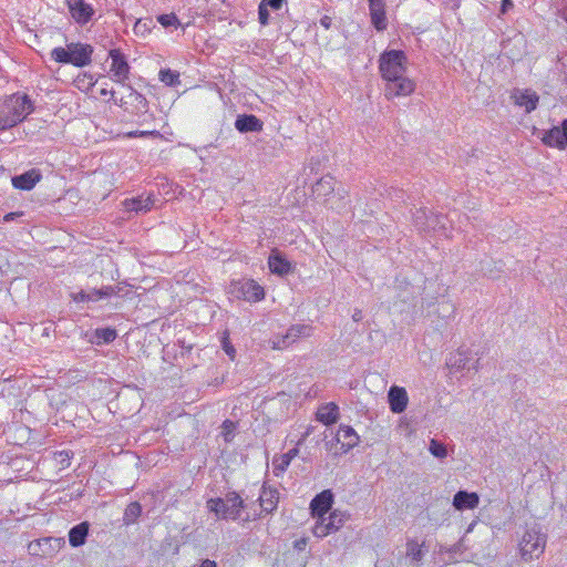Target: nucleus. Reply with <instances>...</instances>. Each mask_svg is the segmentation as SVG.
<instances>
[{"mask_svg": "<svg viewBox=\"0 0 567 567\" xmlns=\"http://www.w3.org/2000/svg\"><path fill=\"white\" fill-rule=\"evenodd\" d=\"M34 111V103L28 94L13 93L0 97V132L22 123Z\"/></svg>", "mask_w": 567, "mask_h": 567, "instance_id": "obj_1", "label": "nucleus"}, {"mask_svg": "<svg viewBox=\"0 0 567 567\" xmlns=\"http://www.w3.org/2000/svg\"><path fill=\"white\" fill-rule=\"evenodd\" d=\"M93 47L87 43L72 42L65 48H54L50 55L58 63L84 68L92 62Z\"/></svg>", "mask_w": 567, "mask_h": 567, "instance_id": "obj_2", "label": "nucleus"}, {"mask_svg": "<svg viewBox=\"0 0 567 567\" xmlns=\"http://www.w3.org/2000/svg\"><path fill=\"white\" fill-rule=\"evenodd\" d=\"M245 507L244 499L235 492H228L225 498L216 497L207 501V508L221 519H237Z\"/></svg>", "mask_w": 567, "mask_h": 567, "instance_id": "obj_3", "label": "nucleus"}, {"mask_svg": "<svg viewBox=\"0 0 567 567\" xmlns=\"http://www.w3.org/2000/svg\"><path fill=\"white\" fill-rule=\"evenodd\" d=\"M408 58L402 50H388L380 55L379 69L384 80L402 75L406 71Z\"/></svg>", "mask_w": 567, "mask_h": 567, "instance_id": "obj_4", "label": "nucleus"}, {"mask_svg": "<svg viewBox=\"0 0 567 567\" xmlns=\"http://www.w3.org/2000/svg\"><path fill=\"white\" fill-rule=\"evenodd\" d=\"M228 293L238 300L258 302L265 298V289L254 279L231 280Z\"/></svg>", "mask_w": 567, "mask_h": 567, "instance_id": "obj_5", "label": "nucleus"}, {"mask_svg": "<svg viewBox=\"0 0 567 567\" xmlns=\"http://www.w3.org/2000/svg\"><path fill=\"white\" fill-rule=\"evenodd\" d=\"M546 546V535L536 527L527 529L519 543L520 556L524 560L538 558Z\"/></svg>", "mask_w": 567, "mask_h": 567, "instance_id": "obj_6", "label": "nucleus"}, {"mask_svg": "<svg viewBox=\"0 0 567 567\" xmlns=\"http://www.w3.org/2000/svg\"><path fill=\"white\" fill-rule=\"evenodd\" d=\"M446 216L434 214L425 207H420L413 213V224L421 233L445 229Z\"/></svg>", "mask_w": 567, "mask_h": 567, "instance_id": "obj_7", "label": "nucleus"}, {"mask_svg": "<svg viewBox=\"0 0 567 567\" xmlns=\"http://www.w3.org/2000/svg\"><path fill=\"white\" fill-rule=\"evenodd\" d=\"M472 360V351L460 348L456 352L450 354L446 365L455 372L463 371L465 369L477 371L480 369V359H476L471 363Z\"/></svg>", "mask_w": 567, "mask_h": 567, "instance_id": "obj_8", "label": "nucleus"}, {"mask_svg": "<svg viewBox=\"0 0 567 567\" xmlns=\"http://www.w3.org/2000/svg\"><path fill=\"white\" fill-rule=\"evenodd\" d=\"M415 89V84L412 80L404 76V74L388 80L385 86V96H406L410 95Z\"/></svg>", "mask_w": 567, "mask_h": 567, "instance_id": "obj_9", "label": "nucleus"}, {"mask_svg": "<svg viewBox=\"0 0 567 567\" xmlns=\"http://www.w3.org/2000/svg\"><path fill=\"white\" fill-rule=\"evenodd\" d=\"M65 3L71 17L81 25L86 24L95 13L92 6L84 0H65Z\"/></svg>", "mask_w": 567, "mask_h": 567, "instance_id": "obj_10", "label": "nucleus"}, {"mask_svg": "<svg viewBox=\"0 0 567 567\" xmlns=\"http://www.w3.org/2000/svg\"><path fill=\"white\" fill-rule=\"evenodd\" d=\"M545 145L557 148L567 147V118L559 126L545 131L542 137Z\"/></svg>", "mask_w": 567, "mask_h": 567, "instance_id": "obj_11", "label": "nucleus"}, {"mask_svg": "<svg viewBox=\"0 0 567 567\" xmlns=\"http://www.w3.org/2000/svg\"><path fill=\"white\" fill-rule=\"evenodd\" d=\"M109 56L112 60L111 72H113V75L116 78L115 81L124 83V81L128 79L130 74V65L124 53L118 49H112L109 52Z\"/></svg>", "mask_w": 567, "mask_h": 567, "instance_id": "obj_12", "label": "nucleus"}, {"mask_svg": "<svg viewBox=\"0 0 567 567\" xmlns=\"http://www.w3.org/2000/svg\"><path fill=\"white\" fill-rule=\"evenodd\" d=\"M312 328L307 324H295L291 326L286 334L278 337L274 341L275 349H285L292 344L300 337H308L311 333Z\"/></svg>", "mask_w": 567, "mask_h": 567, "instance_id": "obj_13", "label": "nucleus"}, {"mask_svg": "<svg viewBox=\"0 0 567 567\" xmlns=\"http://www.w3.org/2000/svg\"><path fill=\"white\" fill-rule=\"evenodd\" d=\"M42 179V173L39 168H31L20 175L11 178L12 186L21 190H31Z\"/></svg>", "mask_w": 567, "mask_h": 567, "instance_id": "obj_14", "label": "nucleus"}, {"mask_svg": "<svg viewBox=\"0 0 567 567\" xmlns=\"http://www.w3.org/2000/svg\"><path fill=\"white\" fill-rule=\"evenodd\" d=\"M333 504V494L330 489H324L321 493L317 494L311 503L310 509L312 516L326 517V514L329 513Z\"/></svg>", "mask_w": 567, "mask_h": 567, "instance_id": "obj_15", "label": "nucleus"}, {"mask_svg": "<svg viewBox=\"0 0 567 567\" xmlns=\"http://www.w3.org/2000/svg\"><path fill=\"white\" fill-rule=\"evenodd\" d=\"M235 128L239 133H259L264 130V122L255 114H239L235 120Z\"/></svg>", "mask_w": 567, "mask_h": 567, "instance_id": "obj_16", "label": "nucleus"}, {"mask_svg": "<svg viewBox=\"0 0 567 567\" xmlns=\"http://www.w3.org/2000/svg\"><path fill=\"white\" fill-rule=\"evenodd\" d=\"M388 401L393 413L399 414L405 411L409 401L405 389L396 385L391 386L388 392Z\"/></svg>", "mask_w": 567, "mask_h": 567, "instance_id": "obj_17", "label": "nucleus"}, {"mask_svg": "<svg viewBox=\"0 0 567 567\" xmlns=\"http://www.w3.org/2000/svg\"><path fill=\"white\" fill-rule=\"evenodd\" d=\"M452 504L457 511L474 509L480 504V497L475 492L458 491Z\"/></svg>", "mask_w": 567, "mask_h": 567, "instance_id": "obj_18", "label": "nucleus"}, {"mask_svg": "<svg viewBox=\"0 0 567 567\" xmlns=\"http://www.w3.org/2000/svg\"><path fill=\"white\" fill-rule=\"evenodd\" d=\"M268 266L272 274L286 276L292 271V265L278 250H272L268 258Z\"/></svg>", "mask_w": 567, "mask_h": 567, "instance_id": "obj_19", "label": "nucleus"}, {"mask_svg": "<svg viewBox=\"0 0 567 567\" xmlns=\"http://www.w3.org/2000/svg\"><path fill=\"white\" fill-rule=\"evenodd\" d=\"M258 501L262 512L267 514L272 513L276 511L279 502V492L277 488L262 485Z\"/></svg>", "mask_w": 567, "mask_h": 567, "instance_id": "obj_20", "label": "nucleus"}, {"mask_svg": "<svg viewBox=\"0 0 567 567\" xmlns=\"http://www.w3.org/2000/svg\"><path fill=\"white\" fill-rule=\"evenodd\" d=\"M90 526V523L84 520L71 527L68 535L71 547L78 548L86 543Z\"/></svg>", "mask_w": 567, "mask_h": 567, "instance_id": "obj_21", "label": "nucleus"}, {"mask_svg": "<svg viewBox=\"0 0 567 567\" xmlns=\"http://www.w3.org/2000/svg\"><path fill=\"white\" fill-rule=\"evenodd\" d=\"M344 452L354 447L359 443V435L349 425H340L336 436Z\"/></svg>", "mask_w": 567, "mask_h": 567, "instance_id": "obj_22", "label": "nucleus"}, {"mask_svg": "<svg viewBox=\"0 0 567 567\" xmlns=\"http://www.w3.org/2000/svg\"><path fill=\"white\" fill-rule=\"evenodd\" d=\"M512 97L515 99L517 105L524 106L525 111L528 113L534 111L538 104V95L529 90H515Z\"/></svg>", "mask_w": 567, "mask_h": 567, "instance_id": "obj_23", "label": "nucleus"}, {"mask_svg": "<svg viewBox=\"0 0 567 567\" xmlns=\"http://www.w3.org/2000/svg\"><path fill=\"white\" fill-rule=\"evenodd\" d=\"M153 205H154V199L150 195L146 197H143V196L133 197L130 199H125V202H124V206H125L126 210L135 212L137 214L146 213V212L151 210Z\"/></svg>", "mask_w": 567, "mask_h": 567, "instance_id": "obj_24", "label": "nucleus"}, {"mask_svg": "<svg viewBox=\"0 0 567 567\" xmlns=\"http://www.w3.org/2000/svg\"><path fill=\"white\" fill-rule=\"evenodd\" d=\"M339 417V408L334 403H328L318 409L317 420L326 425H330L337 422Z\"/></svg>", "mask_w": 567, "mask_h": 567, "instance_id": "obj_25", "label": "nucleus"}, {"mask_svg": "<svg viewBox=\"0 0 567 567\" xmlns=\"http://www.w3.org/2000/svg\"><path fill=\"white\" fill-rule=\"evenodd\" d=\"M65 544L63 537H45L41 538L37 542V546H48L47 549H42V555L52 556L56 551H59Z\"/></svg>", "mask_w": 567, "mask_h": 567, "instance_id": "obj_26", "label": "nucleus"}, {"mask_svg": "<svg viewBox=\"0 0 567 567\" xmlns=\"http://www.w3.org/2000/svg\"><path fill=\"white\" fill-rule=\"evenodd\" d=\"M334 190V178L330 175L321 177L313 186L312 193L318 197H326Z\"/></svg>", "mask_w": 567, "mask_h": 567, "instance_id": "obj_27", "label": "nucleus"}, {"mask_svg": "<svg viewBox=\"0 0 567 567\" xmlns=\"http://www.w3.org/2000/svg\"><path fill=\"white\" fill-rule=\"evenodd\" d=\"M371 24L379 32L384 31L388 28V18L385 9L370 10Z\"/></svg>", "mask_w": 567, "mask_h": 567, "instance_id": "obj_28", "label": "nucleus"}, {"mask_svg": "<svg viewBox=\"0 0 567 567\" xmlns=\"http://www.w3.org/2000/svg\"><path fill=\"white\" fill-rule=\"evenodd\" d=\"M121 287L118 285L116 286H103L100 289H92L91 290V299H93V302L99 301L101 299H107L112 296H116L121 291Z\"/></svg>", "mask_w": 567, "mask_h": 567, "instance_id": "obj_29", "label": "nucleus"}, {"mask_svg": "<svg viewBox=\"0 0 567 567\" xmlns=\"http://www.w3.org/2000/svg\"><path fill=\"white\" fill-rule=\"evenodd\" d=\"M141 514H142L141 504L138 502L130 503L124 511L123 524L126 526L134 524L136 522V519L141 516Z\"/></svg>", "mask_w": 567, "mask_h": 567, "instance_id": "obj_30", "label": "nucleus"}, {"mask_svg": "<svg viewBox=\"0 0 567 567\" xmlns=\"http://www.w3.org/2000/svg\"><path fill=\"white\" fill-rule=\"evenodd\" d=\"M158 78L167 86H176L181 83L179 72L171 69H161Z\"/></svg>", "mask_w": 567, "mask_h": 567, "instance_id": "obj_31", "label": "nucleus"}, {"mask_svg": "<svg viewBox=\"0 0 567 567\" xmlns=\"http://www.w3.org/2000/svg\"><path fill=\"white\" fill-rule=\"evenodd\" d=\"M346 520V516L343 514L333 511L330 513L328 517H326V523L331 533L340 529Z\"/></svg>", "mask_w": 567, "mask_h": 567, "instance_id": "obj_32", "label": "nucleus"}, {"mask_svg": "<svg viewBox=\"0 0 567 567\" xmlns=\"http://www.w3.org/2000/svg\"><path fill=\"white\" fill-rule=\"evenodd\" d=\"M95 337L100 342L111 343L116 339L117 333L113 328H99L95 330Z\"/></svg>", "mask_w": 567, "mask_h": 567, "instance_id": "obj_33", "label": "nucleus"}, {"mask_svg": "<svg viewBox=\"0 0 567 567\" xmlns=\"http://www.w3.org/2000/svg\"><path fill=\"white\" fill-rule=\"evenodd\" d=\"M429 451L433 456H435L437 458H444L447 455V450H446L445 444H443L442 442H440L435 439H432L430 441Z\"/></svg>", "mask_w": 567, "mask_h": 567, "instance_id": "obj_34", "label": "nucleus"}, {"mask_svg": "<svg viewBox=\"0 0 567 567\" xmlns=\"http://www.w3.org/2000/svg\"><path fill=\"white\" fill-rule=\"evenodd\" d=\"M408 547V556L412 559V561L419 563L423 558L422 547L414 540H410L406 544Z\"/></svg>", "mask_w": 567, "mask_h": 567, "instance_id": "obj_35", "label": "nucleus"}, {"mask_svg": "<svg viewBox=\"0 0 567 567\" xmlns=\"http://www.w3.org/2000/svg\"><path fill=\"white\" fill-rule=\"evenodd\" d=\"M236 423L230 420H225L221 424V435L226 443H230L235 437Z\"/></svg>", "mask_w": 567, "mask_h": 567, "instance_id": "obj_36", "label": "nucleus"}, {"mask_svg": "<svg viewBox=\"0 0 567 567\" xmlns=\"http://www.w3.org/2000/svg\"><path fill=\"white\" fill-rule=\"evenodd\" d=\"M73 456L72 451H59L54 453V458L56 463L60 465V468H66L71 464V458Z\"/></svg>", "mask_w": 567, "mask_h": 567, "instance_id": "obj_37", "label": "nucleus"}, {"mask_svg": "<svg viewBox=\"0 0 567 567\" xmlns=\"http://www.w3.org/2000/svg\"><path fill=\"white\" fill-rule=\"evenodd\" d=\"M320 520H318L313 527V534L315 536L322 538L327 535L331 534V530L327 526L326 517H319Z\"/></svg>", "mask_w": 567, "mask_h": 567, "instance_id": "obj_38", "label": "nucleus"}, {"mask_svg": "<svg viewBox=\"0 0 567 567\" xmlns=\"http://www.w3.org/2000/svg\"><path fill=\"white\" fill-rule=\"evenodd\" d=\"M272 466H274V474L276 476H280L289 466V463L286 462V460L279 455L275 456L272 460Z\"/></svg>", "mask_w": 567, "mask_h": 567, "instance_id": "obj_39", "label": "nucleus"}, {"mask_svg": "<svg viewBox=\"0 0 567 567\" xmlns=\"http://www.w3.org/2000/svg\"><path fill=\"white\" fill-rule=\"evenodd\" d=\"M157 21L164 27V28H168V27H177L179 24V21L177 19V17L174 14V13H169V14H159L157 17Z\"/></svg>", "mask_w": 567, "mask_h": 567, "instance_id": "obj_40", "label": "nucleus"}, {"mask_svg": "<svg viewBox=\"0 0 567 567\" xmlns=\"http://www.w3.org/2000/svg\"><path fill=\"white\" fill-rule=\"evenodd\" d=\"M258 20L261 25H266L269 22V11L268 8L260 2L258 8Z\"/></svg>", "mask_w": 567, "mask_h": 567, "instance_id": "obj_41", "label": "nucleus"}, {"mask_svg": "<svg viewBox=\"0 0 567 567\" xmlns=\"http://www.w3.org/2000/svg\"><path fill=\"white\" fill-rule=\"evenodd\" d=\"M130 89L132 91L131 96L134 97V101L138 104V106L141 109L146 110L147 105H148L146 97L143 94H141L140 92H137L136 90H134L132 87H130Z\"/></svg>", "mask_w": 567, "mask_h": 567, "instance_id": "obj_42", "label": "nucleus"}, {"mask_svg": "<svg viewBox=\"0 0 567 567\" xmlns=\"http://www.w3.org/2000/svg\"><path fill=\"white\" fill-rule=\"evenodd\" d=\"M223 349L224 351L226 352V354L230 358V360H234L235 359V355H236V349L235 347L230 343V341L228 340L227 337H224L223 338Z\"/></svg>", "mask_w": 567, "mask_h": 567, "instance_id": "obj_43", "label": "nucleus"}, {"mask_svg": "<svg viewBox=\"0 0 567 567\" xmlns=\"http://www.w3.org/2000/svg\"><path fill=\"white\" fill-rule=\"evenodd\" d=\"M78 83L79 87H81V83L84 85L86 83L87 89L92 87L96 81L93 80V76L91 74L84 73L82 76H78Z\"/></svg>", "mask_w": 567, "mask_h": 567, "instance_id": "obj_44", "label": "nucleus"}, {"mask_svg": "<svg viewBox=\"0 0 567 567\" xmlns=\"http://www.w3.org/2000/svg\"><path fill=\"white\" fill-rule=\"evenodd\" d=\"M74 300L76 302H90V301H93V299H91V290L90 291L81 290L79 293L75 295Z\"/></svg>", "mask_w": 567, "mask_h": 567, "instance_id": "obj_45", "label": "nucleus"}, {"mask_svg": "<svg viewBox=\"0 0 567 567\" xmlns=\"http://www.w3.org/2000/svg\"><path fill=\"white\" fill-rule=\"evenodd\" d=\"M285 0H261L267 8L270 7L274 10H279L282 7Z\"/></svg>", "mask_w": 567, "mask_h": 567, "instance_id": "obj_46", "label": "nucleus"}, {"mask_svg": "<svg viewBox=\"0 0 567 567\" xmlns=\"http://www.w3.org/2000/svg\"><path fill=\"white\" fill-rule=\"evenodd\" d=\"M514 7V3L512 0H502L501 8H499V16L506 14L509 10H512Z\"/></svg>", "mask_w": 567, "mask_h": 567, "instance_id": "obj_47", "label": "nucleus"}, {"mask_svg": "<svg viewBox=\"0 0 567 567\" xmlns=\"http://www.w3.org/2000/svg\"><path fill=\"white\" fill-rule=\"evenodd\" d=\"M369 11L375 9H385V0H368Z\"/></svg>", "mask_w": 567, "mask_h": 567, "instance_id": "obj_48", "label": "nucleus"}, {"mask_svg": "<svg viewBox=\"0 0 567 567\" xmlns=\"http://www.w3.org/2000/svg\"><path fill=\"white\" fill-rule=\"evenodd\" d=\"M308 544V538L307 537H301L299 539H296L293 542V548L298 551H302L306 549V546Z\"/></svg>", "mask_w": 567, "mask_h": 567, "instance_id": "obj_49", "label": "nucleus"}, {"mask_svg": "<svg viewBox=\"0 0 567 567\" xmlns=\"http://www.w3.org/2000/svg\"><path fill=\"white\" fill-rule=\"evenodd\" d=\"M556 16L567 23V4H564L561 8H557Z\"/></svg>", "mask_w": 567, "mask_h": 567, "instance_id": "obj_50", "label": "nucleus"}, {"mask_svg": "<svg viewBox=\"0 0 567 567\" xmlns=\"http://www.w3.org/2000/svg\"><path fill=\"white\" fill-rule=\"evenodd\" d=\"M320 24L326 29V30H329L331 28V24H332V19L329 17V16H323L321 19H320Z\"/></svg>", "mask_w": 567, "mask_h": 567, "instance_id": "obj_51", "label": "nucleus"}, {"mask_svg": "<svg viewBox=\"0 0 567 567\" xmlns=\"http://www.w3.org/2000/svg\"><path fill=\"white\" fill-rule=\"evenodd\" d=\"M352 319L353 321L355 322H359L363 319V315H362V311L360 309H355L353 315H352Z\"/></svg>", "mask_w": 567, "mask_h": 567, "instance_id": "obj_52", "label": "nucleus"}, {"mask_svg": "<svg viewBox=\"0 0 567 567\" xmlns=\"http://www.w3.org/2000/svg\"><path fill=\"white\" fill-rule=\"evenodd\" d=\"M199 567H217V564H216L215 560L205 559V560L202 561Z\"/></svg>", "mask_w": 567, "mask_h": 567, "instance_id": "obj_53", "label": "nucleus"}, {"mask_svg": "<svg viewBox=\"0 0 567 567\" xmlns=\"http://www.w3.org/2000/svg\"><path fill=\"white\" fill-rule=\"evenodd\" d=\"M22 213H9L7 214L4 217H3V220L4 221H11L13 220L17 216H21Z\"/></svg>", "mask_w": 567, "mask_h": 567, "instance_id": "obj_54", "label": "nucleus"}, {"mask_svg": "<svg viewBox=\"0 0 567 567\" xmlns=\"http://www.w3.org/2000/svg\"><path fill=\"white\" fill-rule=\"evenodd\" d=\"M288 453H289L290 457L295 458L298 455V453H299V449L298 447H293V449L289 450Z\"/></svg>", "mask_w": 567, "mask_h": 567, "instance_id": "obj_55", "label": "nucleus"}, {"mask_svg": "<svg viewBox=\"0 0 567 567\" xmlns=\"http://www.w3.org/2000/svg\"><path fill=\"white\" fill-rule=\"evenodd\" d=\"M181 348L185 349L187 352H189L193 349L192 344L186 346L185 341H179Z\"/></svg>", "mask_w": 567, "mask_h": 567, "instance_id": "obj_56", "label": "nucleus"}, {"mask_svg": "<svg viewBox=\"0 0 567 567\" xmlns=\"http://www.w3.org/2000/svg\"><path fill=\"white\" fill-rule=\"evenodd\" d=\"M281 456H282V457L286 460V462H287V463H289V464H290V463H291V461L293 460L292 457H290V456H289V453H288V452H287V453H285V454H282Z\"/></svg>", "mask_w": 567, "mask_h": 567, "instance_id": "obj_57", "label": "nucleus"}, {"mask_svg": "<svg viewBox=\"0 0 567 567\" xmlns=\"http://www.w3.org/2000/svg\"><path fill=\"white\" fill-rule=\"evenodd\" d=\"M107 94H111L113 96L114 95V91H107L106 89L101 90V95L105 96Z\"/></svg>", "mask_w": 567, "mask_h": 567, "instance_id": "obj_58", "label": "nucleus"}, {"mask_svg": "<svg viewBox=\"0 0 567 567\" xmlns=\"http://www.w3.org/2000/svg\"><path fill=\"white\" fill-rule=\"evenodd\" d=\"M141 25H142V21L140 20V21H137V22H136V24H135V27H134V30H135V31L141 30Z\"/></svg>", "mask_w": 567, "mask_h": 567, "instance_id": "obj_59", "label": "nucleus"}, {"mask_svg": "<svg viewBox=\"0 0 567 567\" xmlns=\"http://www.w3.org/2000/svg\"><path fill=\"white\" fill-rule=\"evenodd\" d=\"M303 440H305V436H303V437H301V439L298 441L297 445H300V444L303 442Z\"/></svg>", "mask_w": 567, "mask_h": 567, "instance_id": "obj_60", "label": "nucleus"}, {"mask_svg": "<svg viewBox=\"0 0 567 567\" xmlns=\"http://www.w3.org/2000/svg\"><path fill=\"white\" fill-rule=\"evenodd\" d=\"M223 2H225V0H221Z\"/></svg>", "mask_w": 567, "mask_h": 567, "instance_id": "obj_61", "label": "nucleus"}]
</instances>
